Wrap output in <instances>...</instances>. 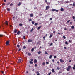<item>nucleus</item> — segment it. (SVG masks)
I'll return each instance as SVG.
<instances>
[{
    "mask_svg": "<svg viewBox=\"0 0 75 75\" xmlns=\"http://www.w3.org/2000/svg\"><path fill=\"white\" fill-rule=\"evenodd\" d=\"M4 25H8V22L7 21H6L3 24Z\"/></svg>",
    "mask_w": 75,
    "mask_h": 75,
    "instance_id": "obj_1",
    "label": "nucleus"
},
{
    "mask_svg": "<svg viewBox=\"0 0 75 75\" xmlns=\"http://www.w3.org/2000/svg\"><path fill=\"white\" fill-rule=\"evenodd\" d=\"M9 44H10V42H9V40H8L6 42V45H9Z\"/></svg>",
    "mask_w": 75,
    "mask_h": 75,
    "instance_id": "obj_2",
    "label": "nucleus"
},
{
    "mask_svg": "<svg viewBox=\"0 0 75 75\" xmlns=\"http://www.w3.org/2000/svg\"><path fill=\"white\" fill-rule=\"evenodd\" d=\"M50 8V6H47L46 7V10H48V9Z\"/></svg>",
    "mask_w": 75,
    "mask_h": 75,
    "instance_id": "obj_3",
    "label": "nucleus"
},
{
    "mask_svg": "<svg viewBox=\"0 0 75 75\" xmlns=\"http://www.w3.org/2000/svg\"><path fill=\"white\" fill-rule=\"evenodd\" d=\"M21 59H18V63H20V62H21Z\"/></svg>",
    "mask_w": 75,
    "mask_h": 75,
    "instance_id": "obj_4",
    "label": "nucleus"
},
{
    "mask_svg": "<svg viewBox=\"0 0 75 75\" xmlns=\"http://www.w3.org/2000/svg\"><path fill=\"white\" fill-rule=\"evenodd\" d=\"M52 11H55L56 12H58V10H56V9H52Z\"/></svg>",
    "mask_w": 75,
    "mask_h": 75,
    "instance_id": "obj_5",
    "label": "nucleus"
},
{
    "mask_svg": "<svg viewBox=\"0 0 75 75\" xmlns=\"http://www.w3.org/2000/svg\"><path fill=\"white\" fill-rule=\"evenodd\" d=\"M60 61L61 62H62V63H63V62H64V61L62 59H60Z\"/></svg>",
    "mask_w": 75,
    "mask_h": 75,
    "instance_id": "obj_6",
    "label": "nucleus"
},
{
    "mask_svg": "<svg viewBox=\"0 0 75 75\" xmlns=\"http://www.w3.org/2000/svg\"><path fill=\"white\" fill-rule=\"evenodd\" d=\"M28 42H32V40L30 39H29L28 41Z\"/></svg>",
    "mask_w": 75,
    "mask_h": 75,
    "instance_id": "obj_7",
    "label": "nucleus"
},
{
    "mask_svg": "<svg viewBox=\"0 0 75 75\" xmlns=\"http://www.w3.org/2000/svg\"><path fill=\"white\" fill-rule=\"evenodd\" d=\"M17 30H16V29H15L14 30V33H17Z\"/></svg>",
    "mask_w": 75,
    "mask_h": 75,
    "instance_id": "obj_8",
    "label": "nucleus"
},
{
    "mask_svg": "<svg viewBox=\"0 0 75 75\" xmlns=\"http://www.w3.org/2000/svg\"><path fill=\"white\" fill-rule=\"evenodd\" d=\"M37 62V60L36 59H35L34 60V64H36Z\"/></svg>",
    "mask_w": 75,
    "mask_h": 75,
    "instance_id": "obj_9",
    "label": "nucleus"
},
{
    "mask_svg": "<svg viewBox=\"0 0 75 75\" xmlns=\"http://www.w3.org/2000/svg\"><path fill=\"white\" fill-rule=\"evenodd\" d=\"M30 16L31 17H34V15H33V14H30Z\"/></svg>",
    "mask_w": 75,
    "mask_h": 75,
    "instance_id": "obj_10",
    "label": "nucleus"
},
{
    "mask_svg": "<svg viewBox=\"0 0 75 75\" xmlns=\"http://www.w3.org/2000/svg\"><path fill=\"white\" fill-rule=\"evenodd\" d=\"M13 5H14V4H13L12 3H11L10 4V6L11 7V6H13Z\"/></svg>",
    "mask_w": 75,
    "mask_h": 75,
    "instance_id": "obj_11",
    "label": "nucleus"
},
{
    "mask_svg": "<svg viewBox=\"0 0 75 75\" xmlns=\"http://www.w3.org/2000/svg\"><path fill=\"white\" fill-rule=\"evenodd\" d=\"M68 68L69 69H71V66H69Z\"/></svg>",
    "mask_w": 75,
    "mask_h": 75,
    "instance_id": "obj_12",
    "label": "nucleus"
},
{
    "mask_svg": "<svg viewBox=\"0 0 75 75\" xmlns=\"http://www.w3.org/2000/svg\"><path fill=\"white\" fill-rule=\"evenodd\" d=\"M20 33H21L20 31H18L17 33V34H18V35H20Z\"/></svg>",
    "mask_w": 75,
    "mask_h": 75,
    "instance_id": "obj_13",
    "label": "nucleus"
},
{
    "mask_svg": "<svg viewBox=\"0 0 75 75\" xmlns=\"http://www.w3.org/2000/svg\"><path fill=\"white\" fill-rule=\"evenodd\" d=\"M42 26H39V27H38V30H40V28H41Z\"/></svg>",
    "mask_w": 75,
    "mask_h": 75,
    "instance_id": "obj_14",
    "label": "nucleus"
},
{
    "mask_svg": "<svg viewBox=\"0 0 75 75\" xmlns=\"http://www.w3.org/2000/svg\"><path fill=\"white\" fill-rule=\"evenodd\" d=\"M21 2H20L19 3V4H17L18 6H20V5H21Z\"/></svg>",
    "mask_w": 75,
    "mask_h": 75,
    "instance_id": "obj_15",
    "label": "nucleus"
},
{
    "mask_svg": "<svg viewBox=\"0 0 75 75\" xmlns=\"http://www.w3.org/2000/svg\"><path fill=\"white\" fill-rule=\"evenodd\" d=\"M73 70H75V65H74V66L73 67Z\"/></svg>",
    "mask_w": 75,
    "mask_h": 75,
    "instance_id": "obj_16",
    "label": "nucleus"
},
{
    "mask_svg": "<svg viewBox=\"0 0 75 75\" xmlns=\"http://www.w3.org/2000/svg\"><path fill=\"white\" fill-rule=\"evenodd\" d=\"M38 23H35V26H36V25H38Z\"/></svg>",
    "mask_w": 75,
    "mask_h": 75,
    "instance_id": "obj_17",
    "label": "nucleus"
},
{
    "mask_svg": "<svg viewBox=\"0 0 75 75\" xmlns=\"http://www.w3.org/2000/svg\"><path fill=\"white\" fill-rule=\"evenodd\" d=\"M52 55H51L49 56V58L50 59H51V58H52Z\"/></svg>",
    "mask_w": 75,
    "mask_h": 75,
    "instance_id": "obj_18",
    "label": "nucleus"
},
{
    "mask_svg": "<svg viewBox=\"0 0 75 75\" xmlns=\"http://www.w3.org/2000/svg\"><path fill=\"white\" fill-rule=\"evenodd\" d=\"M64 10V9L63 8H61L60 9V11H63Z\"/></svg>",
    "mask_w": 75,
    "mask_h": 75,
    "instance_id": "obj_19",
    "label": "nucleus"
},
{
    "mask_svg": "<svg viewBox=\"0 0 75 75\" xmlns=\"http://www.w3.org/2000/svg\"><path fill=\"white\" fill-rule=\"evenodd\" d=\"M52 72H53L54 73L55 72V71L54 70V69H52Z\"/></svg>",
    "mask_w": 75,
    "mask_h": 75,
    "instance_id": "obj_20",
    "label": "nucleus"
},
{
    "mask_svg": "<svg viewBox=\"0 0 75 75\" xmlns=\"http://www.w3.org/2000/svg\"><path fill=\"white\" fill-rule=\"evenodd\" d=\"M52 36H53L52 35L50 34L49 36V38H51V37H52Z\"/></svg>",
    "mask_w": 75,
    "mask_h": 75,
    "instance_id": "obj_21",
    "label": "nucleus"
},
{
    "mask_svg": "<svg viewBox=\"0 0 75 75\" xmlns=\"http://www.w3.org/2000/svg\"><path fill=\"white\" fill-rule=\"evenodd\" d=\"M41 53V52L39 51L38 52V54H40Z\"/></svg>",
    "mask_w": 75,
    "mask_h": 75,
    "instance_id": "obj_22",
    "label": "nucleus"
},
{
    "mask_svg": "<svg viewBox=\"0 0 75 75\" xmlns=\"http://www.w3.org/2000/svg\"><path fill=\"white\" fill-rule=\"evenodd\" d=\"M73 6H74V7L75 6V2H74L73 3Z\"/></svg>",
    "mask_w": 75,
    "mask_h": 75,
    "instance_id": "obj_23",
    "label": "nucleus"
},
{
    "mask_svg": "<svg viewBox=\"0 0 75 75\" xmlns=\"http://www.w3.org/2000/svg\"><path fill=\"white\" fill-rule=\"evenodd\" d=\"M17 47L18 48H20V45H17Z\"/></svg>",
    "mask_w": 75,
    "mask_h": 75,
    "instance_id": "obj_24",
    "label": "nucleus"
},
{
    "mask_svg": "<svg viewBox=\"0 0 75 75\" xmlns=\"http://www.w3.org/2000/svg\"><path fill=\"white\" fill-rule=\"evenodd\" d=\"M10 4V2H8V3L6 4V5H9V4Z\"/></svg>",
    "mask_w": 75,
    "mask_h": 75,
    "instance_id": "obj_25",
    "label": "nucleus"
},
{
    "mask_svg": "<svg viewBox=\"0 0 75 75\" xmlns=\"http://www.w3.org/2000/svg\"><path fill=\"white\" fill-rule=\"evenodd\" d=\"M74 28H75V27H74V26H72L71 28H72V29H74Z\"/></svg>",
    "mask_w": 75,
    "mask_h": 75,
    "instance_id": "obj_26",
    "label": "nucleus"
},
{
    "mask_svg": "<svg viewBox=\"0 0 75 75\" xmlns=\"http://www.w3.org/2000/svg\"><path fill=\"white\" fill-rule=\"evenodd\" d=\"M28 55L29 56H31V53H28Z\"/></svg>",
    "mask_w": 75,
    "mask_h": 75,
    "instance_id": "obj_27",
    "label": "nucleus"
},
{
    "mask_svg": "<svg viewBox=\"0 0 75 75\" xmlns=\"http://www.w3.org/2000/svg\"><path fill=\"white\" fill-rule=\"evenodd\" d=\"M23 49H25V48H26V47H25V46H24L23 47Z\"/></svg>",
    "mask_w": 75,
    "mask_h": 75,
    "instance_id": "obj_28",
    "label": "nucleus"
},
{
    "mask_svg": "<svg viewBox=\"0 0 75 75\" xmlns=\"http://www.w3.org/2000/svg\"><path fill=\"white\" fill-rule=\"evenodd\" d=\"M65 44H66L67 45H68V42L67 41H66L65 42Z\"/></svg>",
    "mask_w": 75,
    "mask_h": 75,
    "instance_id": "obj_29",
    "label": "nucleus"
},
{
    "mask_svg": "<svg viewBox=\"0 0 75 75\" xmlns=\"http://www.w3.org/2000/svg\"><path fill=\"white\" fill-rule=\"evenodd\" d=\"M57 70H59V69H60V68L58 67H57Z\"/></svg>",
    "mask_w": 75,
    "mask_h": 75,
    "instance_id": "obj_30",
    "label": "nucleus"
},
{
    "mask_svg": "<svg viewBox=\"0 0 75 75\" xmlns=\"http://www.w3.org/2000/svg\"><path fill=\"white\" fill-rule=\"evenodd\" d=\"M33 30H34V28H33L30 31L31 32H32L33 31Z\"/></svg>",
    "mask_w": 75,
    "mask_h": 75,
    "instance_id": "obj_31",
    "label": "nucleus"
},
{
    "mask_svg": "<svg viewBox=\"0 0 75 75\" xmlns=\"http://www.w3.org/2000/svg\"><path fill=\"white\" fill-rule=\"evenodd\" d=\"M29 62L30 63V64H33V62L32 61H29Z\"/></svg>",
    "mask_w": 75,
    "mask_h": 75,
    "instance_id": "obj_32",
    "label": "nucleus"
},
{
    "mask_svg": "<svg viewBox=\"0 0 75 75\" xmlns=\"http://www.w3.org/2000/svg\"><path fill=\"white\" fill-rule=\"evenodd\" d=\"M32 24H34V23H34V21H32Z\"/></svg>",
    "mask_w": 75,
    "mask_h": 75,
    "instance_id": "obj_33",
    "label": "nucleus"
},
{
    "mask_svg": "<svg viewBox=\"0 0 75 75\" xmlns=\"http://www.w3.org/2000/svg\"><path fill=\"white\" fill-rule=\"evenodd\" d=\"M22 23H20L19 24V26H20L21 27V26H22Z\"/></svg>",
    "mask_w": 75,
    "mask_h": 75,
    "instance_id": "obj_34",
    "label": "nucleus"
},
{
    "mask_svg": "<svg viewBox=\"0 0 75 75\" xmlns=\"http://www.w3.org/2000/svg\"><path fill=\"white\" fill-rule=\"evenodd\" d=\"M63 37L64 39H65L66 38V37L65 36H63Z\"/></svg>",
    "mask_w": 75,
    "mask_h": 75,
    "instance_id": "obj_35",
    "label": "nucleus"
},
{
    "mask_svg": "<svg viewBox=\"0 0 75 75\" xmlns=\"http://www.w3.org/2000/svg\"><path fill=\"white\" fill-rule=\"evenodd\" d=\"M3 36V35L0 34V37H1Z\"/></svg>",
    "mask_w": 75,
    "mask_h": 75,
    "instance_id": "obj_36",
    "label": "nucleus"
},
{
    "mask_svg": "<svg viewBox=\"0 0 75 75\" xmlns=\"http://www.w3.org/2000/svg\"><path fill=\"white\" fill-rule=\"evenodd\" d=\"M67 71H69V70H70V69H69L68 68L66 69Z\"/></svg>",
    "mask_w": 75,
    "mask_h": 75,
    "instance_id": "obj_37",
    "label": "nucleus"
},
{
    "mask_svg": "<svg viewBox=\"0 0 75 75\" xmlns=\"http://www.w3.org/2000/svg\"><path fill=\"white\" fill-rule=\"evenodd\" d=\"M7 11H10V8H8L7 9Z\"/></svg>",
    "mask_w": 75,
    "mask_h": 75,
    "instance_id": "obj_38",
    "label": "nucleus"
},
{
    "mask_svg": "<svg viewBox=\"0 0 75 75\" xmlns=\"http://www.w3.org/2000/svg\"><path fill=\"white\" fill-rule=\"evenodd\" d=\"M34 48H32L31 49V51H34Z\"/></svg>",
    "mask_w": 75,
    "mask_h": 75,
    "instance_id": "obj_39",
    "label": "nucleus"
},
{
    "mask_svg": "<svg viewBox=\"0 0 75 75\" xmlns=\"http://www.w3.org/2000/svg\"><path fill=\"white\" fill-rule=\"evenodd\" d=\"M53 43H51V44H50V46H51V45H52Z\"/></svg>",
    "mask_w": 75,
    "mask_h": 75,
    "instance_id": "obj_40",
    "label": "nucleus"
},
{
    "mask_svg": "<svg viewBox=\"0 0 75 75\" xmlns=\"http://www.w3.org/2000/svg\"><path fill=\"white\" fill-rule=\"evenodd\" d=\"M69 42H70V43H72V42L71 41V40H69Z\"/></svg>",
    "mask_w": 75,
    "mask_h": 75,
    "instance_id": "obj_41",
    "label": "nucleus"
},
{
    "mask_svg": "<svg viewBox=\"0 0 75 75\" xmlns=\"http://www.w3.org/2000/svg\"><path fill=\"white\" fill-rule=\"evenodd\" d=\"M45 54H48V53H47V51L45 52Z\"/></svg>",
    "mask_w": 75,
    "mask_h": 75,
    "instance_id": "obj_42",
    "label": "nucleus"
},
{
    "mask_svg": "<svg viewBox=\"0 0 75 75\" xmlns=\"http://www.w3.org/2000/svg\"><path fill=\"white\" fill-rule=\"evenodd\" d=\"M42 65H45V62H43L42 63Z\"/></svg>",
    "mask_w": 75,
    "mask_h": 75,
    "instance_id": "obj_43",
    "label": "nucleus"
},
{
    "mask_svg": "<svg viewBox=\"0 0 75 75\" xmlns=\"http://www.w3.org/2000/svg\"><path fill=\"white\" fill-rule=\"evenodd\" d=\"M29 21H32V19H29Z\"/></svg>",
    "mask_w": 75,
    "mask_h": 75,
    "instance_id": "obj_44",
    "label": "nucleus"
},
{
    "mask_svg": "<svg viewBox=\"0 0 75 75\" xmlns=\"http://www.w3.org/2000/svg\"><path fill=\"white\" fill-rule=\"evenodd\" d=\"M71 21V20H69L67 21V23H69V21Z\"/></svg>",
    "mask_w": 75,
    "mask_h": 75,
    "instance_id": "obj_45",
    "label": "nucleus"
},
{
    "mask_svg": "<svg viewBox=\"0 0 75 75\" xmlns=\"http://www.w3.org/2000/svg\"><path fill=\"white\" fill-rule=\"evenodd\" d=\"M43 39H44V40H45V36L43 37Z\"/></svg>",
    "mask_w": 75,
    "mask_h": 75,
    "instance_id": "obj_46",
    "label": "nucleus"
},
{
    "mask_svg": "<svg viewBox=\"0 0 75 75\" xmlns=\"http://www.w3.org/2000/svg\"><path fill=\"white\" fill-rule=\"evenodd\" d=\"M72 18H73V19H75V17H74V16H73L72 17Z\"/></svg>",
    "mask_w": 75,
    "mask_h": 75,
    "instance_id": "obj_47",
    "label": "nucleus"
},
{
    "mask_svg": "<svg viewBox=\"0 0 75 75\" xmlns=\"http://www.w3.org/2000/svg\"><path fill=\"white\" fill-rule=\"evenodd\" d=\"M51 72H50L49 73L48 75H51Z\"/></svg>",
    "mask_w": 75,
    "mask_h": 75,
    "instance_id": "obj_48",
    "label": "nucleus"
},
{
    "mask_svg": "<svg viewBox=\"0 0 75 75\" xmlns=\"http://www.w3.org/2000/svg\"><path fill=\"white\" fill-rule=\"evenodd\" d=\"M57 58V56H54V58Z\"/></svg>",
    "mask_w": 75,
    "mask_h": 75,
    "instance_id": "obj_49",
    "label": "nucleus"
},
{
    "mask_svg": "<svg viewBox=\"0 0 75 75\" xmlns=\"http://www.w3.org/2000/svg\"><path fill=\"white\" fill-rule=\"evenodd\" d=\"M50 20H52V18H50Z\"/></svg>",
    "mask_w": 75,
    "mask_h": 75,
    "instance_id": "obj_50",
    "label": "nucleus"
},
{
    "mask_svg": "<svg viewBox=\"0 0 75 75\" xmlns=\"http://www.w3.org/2000/svg\"><path fill=\"white\" fill-rule=\"evenodd\" d=\"M25 36H23V39H25Z\"/></svg>",
    "mask_w": 75,
    "mask_h": 75,
    "instance_id": "obj_51",
    "label": "nucleus"
},
{
    "mask_svg": "<svg viewBox=\"0 0 75 75\" xmlns=\"http://www.w3.org/2000/svg\"><path fill=\"white\" fill-rule=\"evenodd\" d=\"M30 60L31 61H33V59H31Z\"/></svg>",
    "mask_w": 75,
    "mask_h": 75,
    "instance_id": "obj_52",
    "label": "nucleus"
},
{
    "mask_svg": "<svg viewBox=\"0 0 75 75\" xmlns=\"http://www.w3.org/2000/svg\"><path fill=\"white\" fill-rule=\"evenodd\" d=\"M36 74H39V72L38 71H37L36 72Z\"/></svg>",
    "mask_w": 75,
    "mask_h": 75,
    "instance_id": "obj_53",
    "label": "nucleus"
},
{
    "mask_svg": "<svg viewBox=\"0 0 75 75\" xmlns=\"http://www.w3.org/2000/svg\"><path fill=\"white\" fill-rule=\"evenodd\" d=\"M52 61L53 62H55V61H54V59H53V60H52Z\"/></svg>",
    "mask_w": 75,
    "mask_h": 75,
    "instance_id": "obj_54",
    "label": "nucleus"
},
{
    "mask_svg": "<svg viewBox=\"0 0 75 75\" xmlns=\"http://www.w3.org/2000/svg\"><path fill=\"white\" fill-rule=\"evenodd\" d=\"M2 4H3V5H6V4H5V3H3Z\"/></svg>",
    "mask_w": 75,
    "mask_h": 75,
    "instance_id": "obj_55",
    "label": "nucleus"
},
{
    "mask_svg": "<svg viewBox=\"0 0 75 75\" xmlns=\"http://www.w3.org/2000/svg\"><path fill=\"white\" fill-rule=\"evenodd\" d=\"M35 67H37V64H35Z\"/></svg>",
    "mask_w": 75,
    "mask_h": 75,
    "instance_id": "obj_56",
    "label": "nucleus"
},
{
    "mask_svg": "<svg viewBox=\"0 0 75 75\" xmlns=\"http://www.w3.org/2000/svg\"><path fill=\"white\" fill-rule=\"evenodd\" d=\"M46 64H49V62H46Z\"/></svg>",
    "mask_w": 75,
    "mask_h": 75,
    "instance_id": "obj_57",
    "label": "nucleus"
},
{
    "mask_svg": "<svg viewBox=\"0 0 75 75\" xmlns=\"http://www.w3.org/2000/svg\"><path fill=\"white\" fill-rule=\"evenodd\" d=\"M20 50H21V49L20 48L18 50V51H20Z\"/></svg>",
    "mask_w": 75,
    "mask_h": 75,
    "instance_id": "obj_58",
    "label": "nucleus"
},
{
    "mask_svg": "<svg viewBox=\"0 0 75 75\" xmlns=\"http://www.w3.org/2000/svg\"><path fill=\"white\" fill-rule=\"evenodd\" d=\"M64 30H67V28H64Z\"/></svg>",
    "mask_w": 75,
    "mask_h": 75,
    "instance_id": "obj_59",
    "label": "nucleus"
},
{
    "mask_svg": "<svg viewBox=\"0 0 75 75\" xmlns=\"http://www.w3.org/2000/svg\"><path fill=\"white\" fill-rule=\"evenodd\" d=\"M53 33H54V34H55V31H54L53 32Z\"/></svg>",
    "mask_w": 75,
    "mask_h": 75,
    "instance_id": "obj_60",
    "label": "nucleus"
},
{
    "mask_svg": "<svg viewBox=\"0 0 75 75\" xmlns=\"http://www.w3.org/2000/svg\"><path fill=\"white\" fill-rule=\"evenodd\" d=\"M4 2H6V0H4Z\"/></svg>",
    "mask_w": 75,
    "mask_h": 75,
    "instance_id": "obj_61",
    "label": "nucleus"
},
{
    "mask_svg": "<svg viewBox=\"0 0 75 75\" xmlns=\"http://www.w3.org/2000/svg\"><path fill=\"white\" fill-rule=\"evenodd\" d=\"M61 73H62V72H61V71H60V72H59V74H61Z\"/></svg>",
    "mask_w": 75,
    "mask_h": 75,
    "instance_id": "obj_62",
    "label": "nucleus"
},
{
    "mask_svg": "<svg viewBox=\"0 0 75 75\" xmlns=\"http://www.w3.org/2000/svg\"><path fill=\"white\" fill-rule=\"evenodd\" d=\"M45 3H47V0H46L45 1Z\"/></svg>",
    "mask_w": 75,
    "mask_h": 75,
    "instance_id": "obj_63",
    "label": "nucleus"
},
{
    "mask_svg": "<svg viewBox=\"0 0 75 75\" xmlns=\"http://www.w3.org/2000/svg\"><path fill=\"white\" fill-rule=\"evenodd\" d=\"M37 75H40V74L39 73H38L37 74Z\"/></svg>",
    "mask_w": 75,
    "mask_h": 75,
    "instance_id": "obj_64",
    "label": "nucleus"
}]
</instances>
